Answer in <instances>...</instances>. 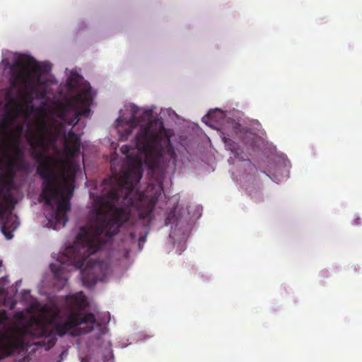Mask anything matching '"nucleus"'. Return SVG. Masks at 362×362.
Returning a JSON list of instances; mask_svg holds the SVG:
<instances>
[{"mask_svg":"<svg viewBox=\"0 0 362 362\" xmlns=\"http://www.w3.org/2000/svg\"><path fill=\"white\" fill-rule=\"evenodd\" d=\"M136 154L130 153L131 147L123 145L120 151L126 156L125 163L119 172L111 162L112 175L103 180L104 186L100 206L95 218L80 228L76 236L79 248L75 257H67L76 269H81L83 283L94 286L101 281L97 272L102 265L98 260L89 257L116 235L119 228L130 218L129 206L136 207L139 218L146 220L148 226L153 219L156 201L146 199L137 189L143 175V157L145 164L153 171L160 165L175 162L177 155L171 144L170 136L162 122L153 120L141 126L135 137Z\"/></svg>","mask_w":362,"mask_h":362,"instance_id":"1","label":"nucleus"},{"mask_svg":"<svg viewBox=\"0 0 362 362\" xmlns=\"http://www.w3.org/2000/svg\"><path fill=\"white\" fill-rule=\"evenodd\" d=\"M58 138L57 131L42 120L35 132L29 131L25 139L30 146V156L37 162V173L42 180L40 198L50 211L46 214L47 226L54 230L62 228L68 221L67 212L71 209L70 199L74 189V178L62 175V187L52 161L45 157L44 151Z\"/></svg>","mask_w":362,"mask_h":362,"instance_id":"2","label":"nucleus"},{"mask_svg":"<svg viewBox=\"0 0 362 362\" xmlns=\"http://www.w3.org/2000/svg\"><path fill=\"white\" fill-rule=\"evenodd\" d=\"M65 304L69 310L67 319L63 322L57 323L52 331L33 320L28 326L17 327L11 332H0V360L29 346V342L26 341L28 337L39 339L33 344L37 347L49 350L56 344V335L62 337L77 328L81 330L79 334L88 333L93 329L95 315L93 313H81L88 305L82 291L67 296Z\"/></svg>","mask_w":362,"mask_h":362,"instance_id":"3","label":"nucleus"},{"mask_svg":"<svg viewBox=\"0 0 362 362\" xmlns=\"http://www.w3.org/2000/svg\"><path fill=\"white\" fill-rule=\"evenodd\" d=\"M10 78L11 87L15 90H23L25 97L33 101V97L44 99L47 95L45 86H40L42 81L40 73L41 66L33 58H21L15 62L11 69Z\"/></svg>","mask_w":362,"mask_h":362,"instance_id":"4","label":"nucleus"},{"mask_svg":"<svg viewBox=\"0 0 362 362\" xmlns=\"http://www.w3.org/2000/svg\"><path fill=\"white\" fill-rule=\"evenodd\" d=\"M90 103L91 98L88 93L79 94L72 101L60 106L58 116L64 124L74 126L78 124L81 116L89 117Z\"/></svg>","mask_w":362,"mask_h":362,"instance_id":"5","label":"nucleus"},{"mask_svg":"<svg viewBox=\"0 0 362 362\" xmlns=\"http://www.w3.org/2000/svg\"><path fill=\"white\" fill-rule=\"evenodd\" d=\"M6 147L4 150V157L6 161L7 170L11 173V176L15 173V168L20 163L25 164L21 160L23 157V151L20 146L18 140L13 139L8 142H6Z\"/></svg>","mask_w":362,"mask_h":362,"instance_id":"6","label":"nucleus"},{"mask_svg":"<svg viewBox=\"0 0 362 362\" xmlns=\"http://www.w3.org/2000/svg\"><path fill=\"white\" fill-rule=\"evenodd\" d=\"M81 149V141L79 136L72 130L68 132V138L64 144V150L66 155L74 158L78 155Z\"/></svg>","mask_w":362,"mask_h":362,"instance_id":"7","label":"nucleus"},{"mask_svg":"<svg viewBox=\"0 0 362 362\" xmlns=\"http://www.w3.org/2000/svg\"><path fill=\"white\" fill-rule=\"evenodd\" d=\"M14 118L9 114L6 113L0 119V138L4 139L11 133V124Z\"/></svg>","mask_w":362,"mask_h":362,"instance_id":"8","label":"nucleus"},{"mask_svg":"<svg viewBox=\"0 0 362 362\" xmlns=\"http://www.w3.org/2000/svg\"><path fill=\"white\" fill-rule=\"evenodd\" d=\"M51 271L53 272L54 275V278L61 282L63 285L67 281L66 276L64 275V264L61 263L60 264L52 263L49 265Z\"/></svg>","mask_w":362,"mask_h":362,"instance_id":"9","label":"nucleus"},{"mask_svg":"<svg viewBox=\"0 0 362 362\" xmlns=\"http://www.w3.org/2000/svg\"><path fill=\"white\" fill-rule=\"evenodd\" d=\"M136 112H134L130 119L127 122L128 127L124 130V132L121 134V137L123 140H126L127 137L132 134L133 129L137 126L138 120L136 118Z\"/></svg>","mask_w":362,"mask_h":362,"instance_id":"10","label":"nucleus"},{"mask_svg":"<svg viewBox=\"0 0 362 362\" xmlns=\"http://www.w3.org/2000/svg\"><path fill=\"white\" fill-rule=\"evenodd\" d=\"M222 140L228 149H236V144L230 138V135L222 133Z\"/></svg>","mask_w":362,"mask_h":362,"instance_id":"11","label":"nucleus"},{"mask_svg":"<svg viewBox=\"0 0 362 362\" xmlns=\"http://www.w3.org/2000/svg\"><path fill=\"white\" fill-rule=\"evenodd\" d=\"M231 130L230 134L231 135H238L239 133L242 132V127L240 124L235 122V120H230V122Z\"/></svg>","mask_w":362,"mask_h":362,"instance_id":"12","label":"nucleus"},{"mask_svg":"<svg viewBox=\"0 0 362 362\" xmlns=\"http://www.w3.org/2000/svg\"><path fill=\"white\" fill-rule=\"evenodd\" d=\"M8 317L7 315V312L4 310L0 311V326L6 323L8 320Z\"/></svg>","mask_w":362,"mask_h":362,"instance_id":"13","label":"nucleus"},{"mask_svg":"<svg viewBox=\"0 0 362 362\" xmlns=\"http://www.w3.org/2000/svg\"><path fill=\"white\" fill-rule=\"evenodd\" d=\"M112 358H113V354H112V350L110 349L108 353L104 356L103 361L109 362L110 361H111L112 359Z\"/></svg>","mask_w":362,"mask_h":362,"instance_id":"14","label":"nucleus"},{"mask_svg":"<svg viewBox=\"0 0 362 362\" xmlns=\"http://www.w3.org/2000/svg\"><path fill=\"white\" fill-rule=\"evenodd\" d=\"M151 117V111L146 110L143 112L141 120H144L145 119H148Z\"/></svg>","mask_w":362,"mask_h":362,"instance_id":"15","label":"nucleus"},{"mask_svg":"<svg viewBox=\"0 0 362 362\" xmlns=\"http://www.w3.org/2000/svg\"><path fill=\"white\" fill-rule=\"evenodd\" d=\"M354 223L356 226L359 225L361 223V218L360 217L355 218L354 220Z\"/></svg>","mask_w":362,"mask_h":362,"instance_id":"16","label":"nucleus"},{"mask_svg":"<svg viewBox=\"0 0 362 362\" xmlns=\"http://www.w3.org/2000/svg\"><path fill=\"white\" fill-rule=\"evenodd\" d=\"M145 239H146V236L145 235L144 236H140L139 238V242H144V241H145Z\"/></svg>","mask_w":362,"mask_h":362,"instance_id":"17","label":"nucleus"},{"mask_svg":"<svg viewBox=\"0 0 362 362\" xmlns=\"http://www.w3.org/2000/svg\"><path fill=\"white\" fill-rule=\"evenodd\" d=\"M123 121H124V119H123L122 117H119V118L117 119V122H118V123H121V122H122Z\"/></svg>","mask_w":362,"mask_h":362,"instance_id":"18","label":"nucleus"},{"mask_svg":"<svg viewBox=\"0 0 362 362\" xmlns=\"http://www.w3.org/2000/svg\"><path fill=\"white\" fill-rule=\"evenodd\" d=\"M130 235H131L132 240L135 239L136 235L134 233H131Z\"/></svg>","mask_w":362,"mask_h":362,"instance_id":"19","label":"nucleus"},{"mask_svg":"<svg viewBox=\"0 0 362 362\" xmlns=\"http://www.w3.org/2000/svg\"><path fill=\"white\" fill-rule=\"evenodd\" d=\"M212 113H213V112H212V111H209V112H208V114L206 115V117H211Z\"/></svg>","mask_w":362,"mask_h":362,"instance_id":"20","label":"nucleus"},{"mask_svg":"<svg viewBox=\"0 0 362 362\" xmlns=\"http://www.w3.org/2000/svg\"><path fill=\"white\" fill-rule=\"evenodd\" d=\"M64 353H65V351L62 352V354H61V358H62V356H64Z\"/></svg>","mask_w":362,"mask_h":362,"instance_id":"21","label":"nucleus"},{"mask_svg":"<svg viewBox=\"0 0 362 362\" xmlns=\"http://www.w3.org/2000/svg\"><path fill=\"white\" fill-rule=\"evenodd\" d=\"M64 353H65V351L62 352V354H61V358H62V356H64Z\"/></svg>","mask_w":362,"mask_h":362,"instance_id":"22","label":"nucleus"},{"mask_svg":"<svg viewBox=\"0 0 362 362\" xmlns=\"http://www.w3.org/2000/svg\"><path fill=\"white\" fill-rule=\"evenodd\" d=\"M70 250H74V248H73V247H71V248H70ZM75 250H76V249H74V251H75Z\"/></svg>","mask_w":362,"mask_h":362,"instance_id":"23","label":"nucleus"}]
</instances>
